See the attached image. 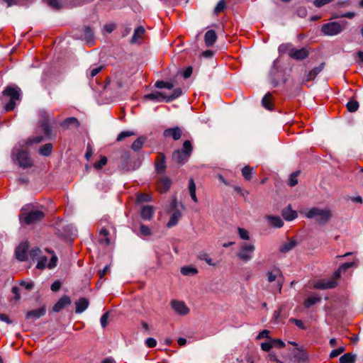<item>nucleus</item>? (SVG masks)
I'll return each instance as SVG.
<instances>
[{"label":"nucleus","instance_id":"nucleus-53","mask_svg":"<svg viewBox=\"0 0 363 363\" xmlns=\"http://www.w3.org/2000/svg\"><path fill=\"white\" fill-rule=\"evenodd\" d=\"M289 321L294 323L298 328L306 330V326L302 320L296 318H291Z\"/></svg>","mask_w":363,"mask_h":363},{"label":"nucleus","instance_id":"nucleus-15","mask_svg":"<svg viewBox=\"0 0 363 363\" xmlns=\"http://www.w3.org/2000/svg\"><path fill=\"white\" fill-rule=\"evenodd\" d=\"M182 135V131L179 127L168 128L164 131V136L165 138H172L174 140L180 139Z\"/></svg>","mask_w":363,"mask_h":363},{"label":"nucleus","instance_id":"nucleus-56","mask_svg":"<svg viewBox=\"0 0 363 363\" xmlns=\"http://www.w3.org/2000/svg\"><path fill=\"white\" fill-rule=\"evenodd\" d=\"M333 0H315L313 4L315 7L320 8L327 4L332 2Z\"/></svg>","mask_w":363,"mask_h":363},{"label":"nucleus","instance_id":"nucleus-30","mask_svg":"<svg viewBox=\"0 0 363 363\" xmlns=\"http://www.w3.org/2000/svg\"><path fill=\"white\" fill-rule=\"evenodd\" d=\"M272 94L270 93H267L264 96V97L262 98V106L268 110H272V108H273V105L272 103Z\"/></svg>","mask_w":363,"mask_h":363},{"label":"nucleus","instance_id":"nucleus-36","mask_svg":"<svg viewBox=\"0 0 363 363\" xmlns=\"http://www.w3.org/2000/svg\"><path fill=\"white\" fill-rule=\"evenodd\" d=\"M145 141V138L144 137L138 138L137 140H135L133 142V143L132 144L131 148L134 151L140 150L142 148Z\"/></svg>","mask_w":363,"mask_h":363},{"label":"nucleus","instance_id":"nucleus-64","mask_svg":"<svg viewBox=\"0 0 363 363\" xmlns=\"http://www.w3.org/2000/svg\"><path fill=\"white\" fill-rule=\"evenodd\" d=\"M267 358L271 361V362H276L277 363H283L282 362L279 361V359L277 358V356L276 355V354H274V352H271L269 353Z\"/></svg>","mask_w":363,"mask_h":363},{"label":"nucleus","instance_id":"nucleus-7","mask_svg":"<svg viewBox=\"0 0 363 363\" xmlns=\"http://www.w3.org/2000/svg\"><path fill=\"white\" fill-rule=\"evenodd\" d=\"M347 24V21L340 22H330L325 23L321 27L322 33L325 35H336L340 34Z\"/></svg>","mask_w":363,"mask_h":363},{"label":"nucleus","instance_id":"nucleus-44","mask_svg":"<svg viewBox=\"0 0 363 363\" xmlns=\"http://www.w3.org/2000/svg\"><path fill=\"white\" fill-rule=\"evenodd\" d=\"M299 172H300L299 171H297V172H293L291 174L289 179V185L290 186H294L295 185H296L298 184L297 177L299 174Z\"/></svg>","mask_w":363,"mask_h":363},{"label":"nucleus","instance_id":"nucleus-17","mask_svg":"<svg viewBox=\"0 0 363 363\" xmlns=\"http://www.w3.org/2000/svg\"><path fill=\"white\" fill-rule=\"evenodd\" d=\"M145 98L157 102L166 101L167 96L161 91H155L145 96Z\"/></svg>","mask_w":363,"mask_h":363},{"label":"nucleus","instance_id":"nucleus-26","mask_svg":"<svg viewBox=\"0 0 363 363\" xmlns=\"http://www.w3.org/2000/svg\"><path fill=\"white\" fill-rule=\"evenodd\" d=\"M217 35L214 30H208L204 36V41L206 46H211L216 40Z\"/></svg>","mask_w":363,"mask_h":363},{"label":"nucleus","instance_id":"nucleus-3","mask_svg":"<svg viewBox=\"0 0 363 363\" xmlns=\"http://www.w3.org/2000/svg\"><path fill=\"white\" fill-rule=\"evenodd\" d=\"M305 216L308 218H316L320 224H325L332 217L331 211L328 208L321 209L313 207L308 209L305 212Z\"/></svg>","mask_w":363,"mask_h":363},{"label":"nucleus","instance_id":"nucleus-52","mask_svg":"<svg viewBox=\"0 0 363 363\" xmlns=\"http://www.w3.org/2000/svg\"><path fill=\"white\" fill-rule=\"evenodd\" d=\"M103 69V67H102V66H97V67H95L91 68V69H90L89 74H88V75H89L90 77H95L96 74H98L101 71V69Z\"/></svg>","mask_w":363,"mask_h":363},{"label":"nucleus","instance_id":"nucleus-21","mask_svg":"<svg viewBox=\"0 0 363 363\" xmlns=\"http://www.w3.org/2000/svg\"><path fill=\"white\" fill-rule=\"evenodd\" d=\"M71 303V299L69 296H65L62 297L53 306V311L55 312H59L66 306Z\"/></svg>","mask_w":363,"mask_h":363},{"label":"nucleus","instance_id":"nucleus-12","mask_svg":"<svg viewBox=\"0 0 363 363\" xmlns=\"http://www.w3.org/2000/svg\"><path fill=\"white\" fill-rule=\"evenodd\" d=\"M267 279L269 282L274 281L275 280H277L278 283V289L279 291H281V286H282V281L283 277L281 276V272L278 269H274L271 272H269L267 273Z\"/></svg>","mask_w":363,"mask_h":363},{"label":"nucleus","instance_id":"nucleus-33","mask_svg":"<svg viewBox=\"0 0 363 363\" xmlns=\"http://www.w3.org/2000/svg\"><path fill=\"white\" fill-rule=\"evenodd\" d=\"M252 170L253 169L249 165H246L242 169V174L246 181H250L252 179L253 174Z\"/></svg>","mask_w":363,"mask_h":363},{"label":"nucleus","instance_id":"nucleus-55","mask_svg":"<svg viewBox=\"0 0 363 363\" xmlns=\"http://www.w3.org/2000/svg\"><path fill=\"white\" fill-rule=\"evenodd\" d=\"M234 190L244 197L245 200H246L247 196L249 195L248 191L244 190L240 186H234Z\"/></svg>","mask_w":363,"mask_h":363},{"label":"nucleus","instance_id":"nucleus-27","mask_svg":"<svg viewBox=\"0 0 363 363\" xmlns=\"http://www.w3.org/2000/svg\"><path fill=\"white\" fill-rule=\"evenodd\" d=\"M182 217V213L179 211H175L170 217L169 222L167 224L168 228H172L176 225Z\"/></svg>","mask_w":363,"mask_h":363},{"label":"nucleus","instance_id":"nucleus-60","mask_svg":"<svg viewBox=\"0 0 363 363\" xmlns=\"http://www.w3.org/2000/svg\"><path fill=\"white\" fill-rule=\"evenodd\" d=\"M145 344L148 347H154L157 345V341L152 337H148L145 340Z\"/></svg>","mask_w":363,"mask_h":363},{"label":"nucleus","instance_id":"nucleus-13","mask_svg":"<svg viewBox=\"0 0 363 363\" xmlns=\"http://www.w3.org/2000/svg\"><path fill=\"white\" fill-rule=\"evenodd\" d=\"M171 306L174 311L179 315H186L189 312V309L183 301L172 300Z\"/></svg>","mask_w":363,"mask_h":363},{"label":"nucleus","instance_id":"nucleus-62","mask_svg":"<svg viewBox=\"0 0 363 363\" xmlns=\"http://www.w3.org/2000/svg\"><path fill=\"white\" fill-rule=\"evenodd\" d=\"M48 4L54 9L61 8V4L58 0H48Z\"/></svg>","mask_w":363,"mask_h":363},{"label":"nucleus","instance_id":"nucleus-2","mask_svg":"<svg viewBox=\"0 0 363 363\" xmlns=\"http://www.w3.org/2000/svg\"><path fill=\"white\" fill-rule=\"evenodd\" d=\"M30 206L23 207L19 216L21 221L27 225L36 223L41 220L45 216L43 211L33 208L30 209Z\"/></svg>","mask_w":363,"mask_h":363},{"label":"nucleus","instance_id":"nucleus-63","mask_svg":"<svg viewBox=\"0 0 363 363\" xmlns=\"http://www.w3.org/2000/svg\"><path fill=\"white\" fill-rule=\"evenodd\" d=\"M108 313H105L101 318L100 322L102 328H105L108 324Z\"/></svg>","mask_w":363,"mask_h":363},{"label":"nucleus","instance_id":"nucleus-16","mask_svg":"<svg viewBox=\"0 0 363 363\" xmlns=\"http://www.w3.org/2000/svg\"><path fill=\"white\" fill-rule=\"evenodd\" d=\"M172 184V181L169 177H162L157 184V188L159 191L164 193L169 190Z\"/></svg>","mask_w":363,"mask_h":363},{"label":"nucleus","instance_id":"nucleus-46","mask_svg":"<svg viewBox=\"0 0 363 363\" xmlns=\"http://www.w3.org/2000/svg\"><path fill=\"white\" fill-rule=\"evenodd\" d=\"M107 163V158L104 156L101 157L100 160L94 164V167L99 170L101 169L104 166H105Z\"/></svg>","mask_w":363,"mask_h":363},{"label":"nucleus","instance_id":"nucleus-31","mask_svg":"<svg viewBox=\"0 0 363 363\" xmlns=\"http://www.w3.org/2000/svg\"><path fill=\"white\" fill-rule=\"evenodd\" d=\"M83 38L88 43L93 40L94 32L91 28L89 26H85L82 28Z\"/></svg>","mask_w":363,"mask_h":363},{"label":"nucleus","instance_id":"nucleus-34","mask_svg":"<svg viewBox=\"0 0 363 363\" xmlns=\"http://www.w3.org/2000/svg\"><path fill=\"white\" fill-rule=\"evenodd\" d=\"M321 298L320 296H311L308 297L304 301V306L306 308H310L313 305L320 302Z\"/></svg>","mask_w":363,"mask_h":363},{"label":"nucleus","instance_id":"nucleus-9","mask_svg":"<svg viewBox=\"0 0 363 363\" xmlns=\"http://www.w3.org/2000/svg\"><path fill=\"white\" fill-rule=\"evenodd\" d=\"M57 260V257L53 253H52L49 262L46 256H41L38 261L36 267L39 269H44L46 267L49 269H52L56 267Z\"/></svg>","mask_w":363,"mask_h":363},{"label":"nucleus","instance_id":"nucleus-59","mask_svg":"<svg viewBox=\"0 0 363 363\" xmlns=\"http://www.w3.org/2000/svg\"><path fill=\"white\" fill-rule=\"evenodd\" d=\"M20 285L24 286L27 290H31L33 288V282L30 281H26L24 280H21L20 281Z\"/></svg>","mask_w":363,"mask_h":363},{"label":"nucleus","instance_id":"nucleus-54","mask_svg":"<svg viewBox=\"0 0 363 363\" xmlns=\"http://www.w3.org/2000/svg\"><path fill=\"white\" fill-rule=\"evenodd\" d=\"M273 347L272 340L270 342H262L261 348L264 352H269Z\"/></svg>","mask_w":363,"mask_h":363},{"label":"nucleus","instance_id":"nucleus-6","mask_svg":"<svg viewBox=\"0 0 363 363\" xmlns=\"http://www.w3.org/2000/svg\"><path fill=\"white\" fill-rule=\"evenodd\" d=\"M38 114L39 123L42 130L48 139H51L52 138L51 123H55L56 121L51 120L48 113L45 110H40Z\"/></svg>","mask_w":363,"mask_h":363},{"label":"nucleus","instance_id":"nucleus-23","mask_svg":"<svg viewBox=\"0 0 363 363\" xmlns=\"http://www.w3.org/2000/svg\"><path fill=\"white\" fill-rule=\"evenodd\" d=\"M281 215L288 221L294 220L298 216L296 211L292 210L290 205L282 210Z\"/></svg>","mask_w":363,"mask_h":363},{"label":"nucleus","instance_id":"nucleus-37","mask_svg":"<svg viewBox=\"0 0 363 363\" xmlns=\"http://www.w3.org/2000/svg\"><path fill=\"white\" fill-rule=\"evenodd\" d=\"M174 84L172 82H164V81H157L155 83V86L158 89H173Z\"/></svg>","mask_w":363,"mask_h":363},{"label":"nucleus","instance_id":"nucleus-10","mask_svg":"<svg viewBox=\"0 0 363 363\" xmlns=\"http://www.w3.org/2000/svg\"><path fill=\"white\" fill-rule=\"evenodd\" d=\"M309 52L306 48H302L301 49L292 48L289 49V56L292 59L303 60L307 58Z\"/></svg>","mask_w":363,"mask_h":363},{"label":"nucleus","instance_id":"nucleus-4","mask_svg":"<svg viewBox=\"0 0 363 363\" xmlns=\"http://www.w3.org/2000/svg\"><path fill=\"white\" fill-rule=\"evenodd\" d=\"M192 145L189 140H185L183 143L182 150H177L172 153V160L180 164H184L189 160L192 152Z\"/></svg>","mask_w":363,"mask_h":363},{"label":"nucleus","instance_id":"nucleus-61","mask_svg":"<svg viewBox=\"0 0 363 363\" xmlns=\"http://www.w3.org/2000/svg\"><path fill=\"white\" fill-rule=\"evenodd\" d=\"M11 291L14 294V299L18 301L21 298L20 289L18 286H13Z\"/></svg>","mask_w":363,"mask_h":363},{"label":"nucleus","instance_id":"nucleus-39","mask_svg":"<svg viewBox=\"0 0 363 363\" xmlns=\"http://www.w3.org/2000/svg\"><path fill=\"white\" fill-rule=\"evenodd\" d=\"M359 102L354 99L349 101L346 105V107L350 112H355L359 108Z\"/></svg>","mask_w":363,"mask_h":363},{"label":"nucleus","instance_id":"nucleus-5","mask_svg":"<svg viewBox=\"0 0 363 363\" xmlns=\"http://www.w3.org/2000/svg\"><path fill=\"white\" fill-rule=\"evenodd\" d=\"M3 94L10 97V101L5 106V110L10 111L14 109L16 101L21 99V91L18 86H7L4 91Z\"/></svg>","mask_w":363,"mask_h":363},{"label":"nucleus","instance_id":"nucleus-49","mask_svg":"<svg viewBox=\"0 0 363 363\" xmlns=\"http://www.w3.org/2000/svg\"><path fill=\"white\" fill-rule=\"evenodd\" d=\"M226 6V2L225 0H220L214 9V13L218 14L220 11H223Z\"/></svg>","mask_w":363,"mask_h":363},{"label":"nucleus","instance_id":"nucleus-51","mask_svg":"<svg viewBox=\"0 0 363 363\" xmlns=\"http://www.w3.org/2000/svg\"><path fill=\"white\" fill-rule=\"evenodd\" d=\"M344 351H345L344 347H340L337 349L333 350L330 354V357L335 358V357L339 356L340 354H342Z\"/></svg>","mask_w":363,"mask_h":363},{"label":"nucleus","instance_id":"nucleus-29","mask_svg":"<svg viewBox=\"0 0 363 363\" xmlns=\"http://www.w3.org/2000/svg\"><path fill=\"white\" fill-rule=\"evenodd\" d=\"M296 245V241L295 240H290L281 245L280 252L282 253L288 252L291 250Z\"/></svg>","mask_w":363,"mask_h":363},{"label":"nucleus","instance_id":"nucleus-48","mask_svg":"<svg viewBox=\"0 0 363 363\" xmlns=\"http://www.w3.org/2000/svg\"><path fill=\"white\" fill-rule=\"evenodd\" d=\"M152 200V197L149 194H140L137 196V202H148Z\"/></svg>","mask_w":363,"mask_h":363},{"label":"nucleus","instance_id":"nucleus-43","mask_svg":"<svg viewBox=\"0 0 363 363\" xmlns=\"http://www.w3.org/2000/svg\"><path fill=\"white\" fill-rule=\"evenodd\" d=\"M140 235L143 236H150L152 235L151 229L148 226H147L144 224H140Z\"/></svg>","mask_w":363,"mask_h":363},{"label":"nucleus","instance_id":"nucleus-57","mask_svg":"<svg viewBox=\"0 0 363 363\" xmlns=\"http://www.w3.org/2000/svg\"><path fill=\"white\" fill-rule=\"evenodd\" d=\"M292 45L291 44H281L279 47V51L280 52H282V53H284V52H289V49L290 48H292Z\"/></svg>","mask_w":363,"mask_h":363},{"label":"nucleus","instance_id":"nucleus-24","mask_svg":"<svg viewBox=\"0 0 363 363\" xmlns=\"http://www.w3.org/2000/svg\"><path fill=\"white\" fill-rule=\"evenodd\" d=\"M76 310L75 312L77 313H81L84 312L89 306V302L86 298H80L78 301L75 302Z\"/></svg>","mask_w":363,"mask_h":363},{"label":"nucleus","instance_id":"nucleus-40","mask_svg":"<svg viewBox=\"0 0 363 363\" xmlns=\"http://www.w3.org/2000/svg\"><path fill=\"white\" fill-rule=\"evenodd\" d=\"M160 157V159L157 160L155 164V169L159 173L162 172L165 168L164 155L162 154Z\"/></svg>","mask_w":363,"mask_h":363},{"label":"nucleus","instance_id":"nucleus-11","mask_svg":"<svg viewBox=\"0 0 363 363\" xmlns=\"http://www.w3.org/2000/svg\"><path fill=\"white\" fill-rule=\"evenodd\" d=\"M28 249V243L27 242L21 243L16 249L15 255L18 260L21 262L27 259V250Z\"/></svg>","mask_w":363,"mask_h":363},{"label":"nucleus","instance_id":"nucleus-42","mask_svg":"<svg viewBox=\"0 0 363 363\" xmlns=\"http://www.w3.org/2000/svg\"><path fill=\"white\" fill-rule=\"evenodd\" d=\"M135 133L131 130L122 131L117 137V141H122L127 137L135 135Z\"/></svg>","mask_w":363,"mask_h":363},{"label":"nucleus","instance_id":"nucleus-20","mask_svg":"<svg viewBox=\"0 0 363 363\" xmlns=\"http://www.w3.org/2000/svg\"><path fill=\"white\" fill-rule=\"evenodd\" d=\"M45 314V308L41 307L40 308L32 310L26 313L27 319L37 320Z\"/></svg>","mask_w":363,"mask_h":363},{"label":"nucleus","instance_id":"nucleus-18","mask_svg":"<svg viewBox=\"0 0 363 363\" xmlns=\"http://www.w3.org/2000/svg\"><path fill=\"white\" fill-rule=\"evenodd\" d=\"M154 215V208L152 206L146 205L141 208L140 216L143 219L150 220Z\"/></svg>","mask_w":363,"mask_h":363},{"label":"nucleus","instance_id":"nucleus-28","mask_svg":"<svg viewBox=\"0 0 363 363\" xmlns=\"http://www.w3.org/2000/svg\"><path fill=\"white\" fill-rule=\"evenodd\" d=\"M294 357L295 360L298 363L305 362L308 360L307 354L304 351L300 350L298 349H297L296 351L295 352Z\"/></svg>","mask_w":363,"mask_h":363},{"label":"nucleus","instance_id":"nucleus-45","mask_svg":"<svg viewBox=\"0 0 363 363\" xmlns=\"http://www.w3.org/2000/svg\"><path fill=\"white\" fill-rule=\"evenodd\" d=\"M182 94V89L180 88H177L174 89L172 94L167 96V102L171 101L179 96H181Z\"/></svg>","mask_w":363,"mask_h":363},{"label":"nucleus","instance_id":"nucleus-47","mask_svg":"<svg viewBox=\"0 0 363 363\" xmlns=\"http://www.w3.org/2000/svg\"><path fill=\"white\" fill-rule=\"evenodd\" d=\"M238 231L241 239L245 240H248L250 239L249 232L247 230L242 228H238Z\"/></svg>","mask_w":363,"mask_h":363},{"label":"nucleus","instance_id":"nucleus-32","mask_svg":"<svg viewBox=\"0 0 363 363\" xmlns=\"http://www.w3.org/2000/svg\"><path fill=\"white\" fill-rule=\"evenodd\" d=\"M356 356L352 353H346L340 357V363H354Z\"/></svg>","mask_w":363,"mask_h":363},{"label":"nucleus","instance_id":"nucleus-35","mask_svg":"<svg viewBox=\"0 0 363 363\" xmlns=\"http://www.w3.org/2000/svg\"><path fill=\"white\" fill-rule=\"evenodd\" d=\"M52 150V145L51 143H47L43 145L39 149V153L43 156H49Z\"/></svg>","mask_w":363,"mask_h":363},{"label":"nucleus","instance_id":"nucleus-22","mask_svg":"<svg viewBox=\"0 0 363 363\" xmlns=\"http://www.w3.org/2000/svg\"><path fill=\"white\" fill-rule=\"evenodd\" d=\"M60 125L64 129H69L72 127L77 128L79 126V122L77 118L69 117V118L65 119L63 121H62V123H60Z\"/></svg>","mask_w":363,"mask_h":363},{"label":"nucleus","instance_id":"nucleus-58","mask_svg":"<svg viewBox=\"0 0 363 363\" xmlns=\"http://www.w3.org/2000/svg\"><path fill=\"white\" fill-rule=\"evenodd\" d=\"M325 63H321L319 66L314 67L311 72L313 73V77H316L324 68Z\"/></svg>","mask_w":363,"mask_h":363},{"label":"nucleus","instance_id":"nucleus-19","mask_svg":"<svg viewBox=\"0 0 363 363\" xmlns=\"http://www.w3.org/2000/svg\"><path fill=\"white\" fill-rule=\"evenodd\" d=\"M145 33V28L143 26H138L135 29L134 33L130 39V43L132 44L140 43L143 36Z\"/></svg>","mask_w":363,"mask_h":363},{"label":"nucleus","instance_id":"nucleus-1","mask_svg":"<svg viewBox=\"0 0 363 363\" xmlns=\"http://www.w3.org/2000/svg\"><path fill=\"white\" fill-rule=\"evenodd\" d=\"M43 136H35L26 140H23L16 145L13 150L12 155L16 156L18 165L22 168H28L33 166V160L29 157L28 152L24 150L33 144L40 143L43 140Z\"/></svg>","mask_w":363,"mask_h":363},{"label":"nucleus","instance_id":"nucleus-41","mask_svg":"<svg viewBox=\"0 0 363 363\" xmlns=\"http://www.w3.org/2000/svg\"><path fill=\"white\" fill-rule=\"evenodd\" d=\"M99 235L101 237L100 239H99V242L101 243V244H106V245H108L110 241H109V239L107 238L108 235V232L107 230H106L105 228H102L101 229L100 232H99Z\"/></svg>","mask_w":363,"mask_h":363},{"label":"nucleus","instance_id":"nucleus-38","mask_svg":"<svg viewBox=\"0 0 363 363\" xmlns=\"http://www.w3.org/2000/svg\"><path fill=\"white\" fill-rule=\"evenodd\" d=\"M197 272V269L194 267H184L181 268V273L184 276L195 275Z\"/></svg>","mask_w":363,"mask_h":363},{"label":"nucleus","instance_id":"nucleus-25","mask_svg":"<svg viewBox=\"0 0 363 363\" xmlns=\"http://www.w3.org/2000/svg\"><path fill=\"white\" fill-rule=\"evenodd\" d=\"M266 219L269 225L274 228H281L284 225L283 220L279 216L269 215L266 216Z\"/></svg>","mask_w":363,"mask_h":363},{"label":"nucleus","instance_id":"nucleus-50","mask_svg":"<svg viewBox=\"0 0 363 363\" xmlns=\"http://www.w3.org/2000/svg\"><path fill=\"white\" fill-rule=\"evenodd\" d=\"M41 251L38 247L33 248L30 251V257L34 260L35 259H39L40 256Z\"/></svg>","mask_w":363,"mask_h":363},{"label":"nucleus","instance_id":"nucleus-8","mask_svg":"<svg viewBox=\"0 0 363 363\" xmlns=\"http://www.w3.org/2000/svg\"><path fill=\"white\" fill-rule=\"evenodd\" d=\"M255 247L252 243H242L241 244L239 250L236 252L237 257L243 261L248 262L252 258L253 252Z\"/></svg>","mask_w":363,"mask_h":363},{"label":"nucleus","instance_id":"nucleus-14","mask_svg":"<svg viewBox=\"0 0 363 363\" xmlns=\"http://www.w3.org/2000/svg\"><path fill=\"white\" fill-rule=\"evenodd\" d=\"M337 286V283L335 280H320L318 281L314 284V288L318 289H333Z\"/></svg>","mask_w":363,"mask_h":363}]
</instances>
